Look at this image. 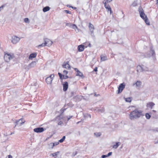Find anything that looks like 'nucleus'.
<instances>
[{
    "label": "nucleus",
    "mask_w": 158,
    "mask_h": 158,
    "mask_svg": "<svg viewBox=\"0 0 158 158\" xmlns=\"http://www.w3.org/2000/svg\"><path fill=\"white\" fill-rule=\"evenodd\" d=\"M142 115V111L135 109L131 112L129 114V117L131 119L133 120L139 118Z\"/></svg>",
    "instance_id": "obj_1"
},
{
    "label": "nucleus",
    "mask_w": 158,
    "mask_h": 158,
    "mask_svg": "<svg viewBox=\"0 0 158 158\" xmlns=\"http://www.w3.org/2000/svg\"><path fill=\"white\" fill-rule=\"evenodd\" d=\"M15 57L14 55L12 53H6L4 56V59L6 62H9L10 60Z\"/></svg>",
    "instance_id": "obj_2"
},
{
    "label": "nucleus",
    "mask_w": 158,
    "mask_h": 158,
    "mask_svg": "<svg viewBox=\"0 0 158 158\" xmlns=\"http://www.w3.org/2000/svg\"><path fill=\"white\" fill-rule=\"evenodd\" d=\"M20 39L15 35L12 36L11 39V41L12 43L14 44H17L20 40Z\"/></svg>",
    "instance_id": "obj_3"
},
{
    "label": "nucleus",
    "mask_w": 158,
    "mask_h": 158,
    "mask_svg": "<svg viewBox=\"0 0 158 158\" xmlns=\"http://www.w3.org/2000/svg\"><path fill=\"white\" fill-rule=\"evenodd\" d=\"M53 74H51L50 77H48L46 79V81L48 84H51L52 81V78L54 77Z\"/></svg>",
    "instance_id": "obj_4"
},
{
    "label": "nucleus",
    "mask_w": 158,
    "mask_h": 158,
    "mask_svg": "<svg viewBox=\"0 0 158 158\" xmlns=\"http://www.w3.org/2000/svg\"><path fill=\"white\" fill-rule=\"evenodd\" d=\"M139 11L140 14V16L143 19H145V18H147V16L145 15L143 12V10L141 8L139 9Z\"/></svg>",
    "instance_id": "obj_5"
},
{
    "label": "nucleus",
    "mask_w": 158,
    "mask_h": 158,
    "mask_svg": "<svg viewBox=\"0 0 158 158\" xmlns=\"http://www.w3.org/2000/svg\"><path fill=\"white\" fill-rule=\"evenodd\" d=\"M125 87V85H123V83L120 84L118 87V94L121 93L124 88Z\"/></svg>",
    "instance_id": "obj_6"
},
{
    "label": "nucleus",
    "mask_w": 158,
    "mask_h": 158,
    "mask_svg": "<svg viewBox=\"0 0 158 158\" xmlns=\"http://www.w3.org/2000/svg\"><path fill=\"white\" fill-rule=\"evenodd\" d=\"M44 41L46 44V45L48 46H51L52 44V41L46 38L44 39Z\"/></svg>",
    "instance_id": "obj_7"
},
{
    "label": "nucleus",
    "mask_w": 158,
    "mask_h": 158,
    "mask_svg": "<svg viewBox=\"0 0 158 158\" xmlns=\"http://www.w3.org/2000/svg\"><path fill=\"white\" fill-rule=\"evenodd\" d=\"M34 131L36 133H41L44 131V129L43 127L36 128L34 129Z\"/></svg>",
    "instance_id": "obj_8"
},
{
    "label": "nucleus",
    "mask_w": 158,
    "mask_h": 158,
    "mask_svg": "<svg viewBox=\"0 0 158 158\" xmlns=\"http://www.w3.org/2000/svg\"><path fill=\"white\" fill-rule=\"evenodd\" d=\"M36 64V62L35 61H32L30 64H29L27 66L28 69H30L33 68L35 66Z\"/></svg>",
    "instance_id": "obj_9"
},
{
    "label": "nucleus",
    "mask_w": 158,
    "mask_h": 158,
    "mask_svg": "<svg viewBox=\"0 0 158 158\" xmlns=\"http://www.w3.org/2000/svg\"><path fill=\"white\" fill-rule=\"evenodd\" d=\"M89 28L90 32L91 33V35L92 36H93L94 35L93 31L94 29V27L93 25L91 23H89Z\"/></svg>",
    "instance_id": "obj_10"
},
{
    "label": "nucleus",
    "mask_w": 158,
    "mask_h": 158,
    "mask_svg": "<svg viewBox=\"0 0 158 158\" xmlns=\"http://www.w3.org/2000/svg\"><path fill=\"white\" fill-rule=\"evenodd\" d=\"M62 66L63 68L67 69H69L70 68V66L69 64V62H67V63H64Z\"/></svg>",
    "instance_id": "obj_11"
},
{
    "label": "nucleus",
    "mask_w": 158,
    "mask_h": 158,
    "mask_svg": "<svg viewBox=\"0 0 158 158\" xmlns=\"http://www.w3.org/2000/svg\"><path fill=\"white\" fill-rule=\"evenodd\" d=\"M24 122L25 121L22 118L20 119L18 121H17L16 125H19V126H21L24 123Z\"/></svg>",
    "instance_id": "obj_12"
},
{
    "label": "nucleus",
    "mask_w": 158,
    "mask_h": 158,
    "mask_svg": "<svg viewBox=\"0 0 158 158\" xmlns=\"http://www.w3.org/2000/svg\"><path fill=\"white\" fill-rule=\"evenodd\" d=\"M68 83L67 82L65 81L63 84V90L66 91L68 89Z\"/></svg>",
    "instance_id": "obj_13"
},
{
    "label": "nucleus",
    "mask_w": 158,
    "mask_h": 158,
    "mask_svg": "<svg viewBox=\"0 0 158 158\" xmlns=\"http://www.w3.org/2000/svg\"><path fill=\"white\" fill-rule=\"evenodd\" d=\"M84 45H79L78 47V49L79 52H82L84 49Z\"/></svg>",
    "instance_id": "obj_14"
},
{
    "label": "nucleus",
    "mask_w": 158,
    "mask_h": 158,
    "mask_svg": "<svg viewBox=\"0 0 158 158\" xmlns=\"http://www.w3.org/2000/svg\"><path fill=\"white\" fill-rule=\"evenodd\" d=\"M37 54L36 53H34L30 54L29 59L30 60H32L33 58L35 57L36 56Z\"/></svg>",
    "instance_id": "obj_15"
},
{
    "label": "nucleus",
    "mask_w": 158,
    "mask_h": 158,
    "mask_svg": "<svg viewBox=\"0 0 158 158\" xmlns=\"http://www.w3.org/2000/svg\"><path fill=\"white\" fill-rule=\"evenodd\" d=\"M142 65V67L143 72L150 71L149 70V68L148 67L146 66L145 65Z\"/></svg>",
    "instance_id": "obj_16"
},
{
    "label": "nucleus",
    "mask_w": 158,
    "mask_h": 158,
    "mask_svg": "<svg viewBox=\"0 0 158 158\" xmlns=\"http://www.w3.org/2000/svg\"><path fill=\"white\" fill-rule=\"evenodd\" d=\"M71 28L73 29H74L75 31H76L77 32H79L80 31V30L78 28L77 26L74 24H72Z\"/></svg>",
    "instance_id": "obj_17"
},
{
    "label": "nucleus",
    "mask_w": 158,
    "mask_h": 158,
    "mask_svg": "<svg viewBox=\"0 0 158 158\" xmlns=\"http://www.w3.org/2000/svg\"><path fill=\"white\" fill-rule=\"evenodd\" d=\"M137 71L138 72H143V68L142 65H138L137 67Z\"/></svg>",
    "instance_id": "obj_18"
},
{
    "label": "nucleus",
    "mask_w": 158,
    "mask_h": 158,
    "mask_svg": "<svg viewBox=\"0 0 158 158\" xmlns=\"http://www.w3.org/2000/svg\"><path fill=\"white\" fill-rule=\"evenodd\" d=\"M150 53L152 54V56H153V59L154 60H155L156 59V57H155V51L153 50H151L150 51Z\"/></svg>",
    "instance_id": "obj_19"
},
{
    "label": "nucleus",
    "mask_w": 158,
    "mask_h": 158,
    "mask_svg": "<svg viewBox=\"0 0 158 158\" xmlns=\"http://www.w3.org/2000/svg\"><path fill=\"white\" fill-rule=\"evenodd\" d=\"M141 82L140 81H137L135 84H133V85H135L136 87H140L141 85Z\"/></svg>",
    "instance_id": "obj_20"
},
{
    "label": "nucleus",
    "mask_w": 158,
    "mask_h": 158,
    "mask_svg": "<svg viewBox=\"0 0 158 158\" xmlns=\"http://www.w3.org/2000/svg\"><path fill=\"white\" fill-rule=\"evenodd\" d=\"M95 110H96L99 112H103L104 111V108H102L101 109H100L98 108H96L95 109Z\"/></svg>",
    "instance_id": "obj_21"
},
{
    "label": "nucleus",
    "mask_w": 158,
    "mask_h": 158,
    "mask_svg": "<svg viewBox=\"0 0 158 158\" xmlns=\"http://www.w3.org/2000/svg\"><path fill=\"white\" fill-rule=\"evenodd\" d=\"M155 104L152 102H149L147 104L148 106L151 109H152L153 107L155 105Z\"/></svg>",
    "instance_id": "obj_22"
},
{
    "label": "nucleus",
    "mask_w": 158,
    "mask_h": 158,
    "mask_svg": "<svg viewBox=\"0 0 158 158\" xmlns=\"http://www.w3.org/2000/svg\"><path fill=\"white\" fill-rule=\"evenodd\" d=\"M121 144V143L119 142H117L116 143V144L114 145L113 146V148L115 149H116Z\"/></svg>",
    "instance_id": "obj_23"
},
{
    "label": "nucleus",
    "mask_w": 158,
    "mask_h": 158,
    "mask_svg": "<svg viewBox=\"0 0 158 158\" xmlns=\"http://www.w3.org/2000/svg\"><path fill=\"white\" fill-rule=\"evenodd\" d=\"M107 59V58L106 56H101V60L102 61L106 60Z\"/></svg>",
    "instance_id": "obj_24"
},
{
    "label": "nucleus",
    "mask_w": 158,
    "mask_h": 158,
    "mask_svg": "<svg viewBox=\"0 0 158 158\" xmlns=\"http://www.w3.org/2000/svg\"><path fill=\"white\" fill-rule=\"evenodd\" d=\"M48 148L49 149H52L53 147L54 146V144H53V143H49L48 144Z\"/></svg>",
    "instance_id": "obj_25"
},
{
    "label": "nucleus",
    "mask_w": 158,
    "mask_h": 158,
    "mask_svg": "<svg viewBox=\"0 0 158 158\" xmlns=\"http://www.w3.org/2000/svg\"><path fill=\"white\" fill-rule=\"evenodd\" d=\"M80 96H77L74 97V99L76 101V102H78L80 100Z\"/></svg>",
    "instance_id": "obj_26"
},
{
    "label": "nucleus",
    "mask_w": 158,
    "mask_h": 158,
    "mask_svg": "<svg viewBox=\"0 0 158 158\" xmlns=\"http://www.w3.org/2000/svg\"><path fill=\"white\" fill-rule=\"evenodd\" d=\"M50 7L48 6H46L43 8V10L44 12H46L50 10Z\"/></svg>",
    "instance_id": "obj_27"
},
{
    "label": "nucleus",
    "mask_w": 158,
    "mask_h": 158,
    "mask_svg": "<svg viewBox=\"0 0 158 158\" xmlns=\"http://www.w3.org/2000/svg\"><path fill=\"white\" fill-rule=\"evenodd\" d=\"M124 99L126 102H130L131 101V98H124Z\"/></svg>",
    "instance_id": "obj_28"
},
{
    "label": "nucleus",
    "mask_w": 158,
    "mask_h": 158,
    "mask_svg": "<svg viewBox=\"0 0 158 158\" xmlns=\"http://www.w3.org/2000/svg\"><path fill=\"white\" fill-rule=\"evenodd\" d=\"M76 75V76H79L81 77H82L83 76V73L80 71H78L77 72V73Z\"/></svg>",
    "instance_id": "obj_29"
},
{
    "label": "nucleus",
    "mask_w": 158,
    "mask_h": 158,
    "mask_svg": "<svg viewBox=\"0 0 158 158\" xmlns=\"http://www.w3.org/2000/svg\"><path fill=\"white\" fill-rule=\"evenodd\" d=\"M143 19L144 20L145 23L147 24L148 25H150V22L147 17V18H145V19Z\"/></svg>",
    "instance_id": "obj_30"
},
{
    "label": "nucleus",
    "mask_w": 158,
    "mask_h": 158,
    "mask_svg": "<svg viewBox=\"0 0 158 158\" xmlns=\"http://www.w3.org/2000/svg\"><path fill=\"white\" fill-rule=\"evenodd\" d=\"M59 152H57L55 153L51 154L50 155V156H56V155H57L59 154Z\"/></svg>",
    "instance_id": "obj_31"
},
{
    "label": "nucleus",
    "mask_w": 158,
    "mask_h": 158,
    "mask_svg": "<svg viewBox=\"0 0 158 158\" xmlns=\"http://www.w3.org/2000/svg\"><path fill=\"white\" fill-rule=\"evenodd\" d=\"M45 46H46V44H45V43H43L40 45H38L37 46H36V47L40 48L41 47H44Z\"/></svg>",
    "instance_id": "obj_32"
},
{
    "label": "nucleus",
    "mask_w": 158,
    "mask_h": 158,
    "mask_svg": "<svg viewBox=\"0 0 158 158\" xmlns=\"http://www.w3.org/2000/svg\"><path fill=\"white\" fill-rule=\"evenodd\" d=\"M65 139V136H63L62 138L59 141V142H60V143L63 142L64 141Z\"/></svg>",
    "instance_id": "obj_33"
},
{
    "label": "nucleus",
    "mask_w": 158,
    "mask_h": 158,
    "mask_svg": "<svg viewBox=\"0 0 158 158\" xmlns=\"http://www.w3.org/2000/svg\"><path fill=\"white\" fill-rule=\"evenodd\" d=\"M145 116L147 119H149L150 118V115L148 114V113H146L145 114Z\"/></svg>",
    "instance_id": "obj_34"
},
{
    "label": "nucleus",
    "mask_w": 158,
    "mask_h": 158,
    "mask_svg": "<svg viewBox=\"0 0 158 158\" xmlns=\"http://www.w3.org/2000/svg\"><path fill=\"white\" fill-rule=\"evenodd\" d=\"M24 21L27 23H29V20L28 18H25L24 19Z\"/></svg>",
    "instance_id": "obj_35"
},
{
    "label": "nucleus",
    "mask_w": 158,
    "mask_h": 158,
    "mask_svg": "<svg viewBox=\"0 0 158 158\" xmlns=\"http://www.w3.org/2000/svg\"><path fill=\"white\" fill-rule=\"evenodd\" d=\"M95 135H96L97 137H98L100 136L101 134L100 133H94Z\"/></svg>",
    "instance_id": "obj_36"
},
{
    "label": "nucleus",
    "mask_w": 158,
    "mask_h": 158,
    "mask_svg": "<svg viewBox=\"0 0 158 158\" xmlns=\"http://www.w3.org/2000/svg\"><path fill=\"white\" fill-rule=\"evenodd\" d=\"M105 7L106 9L108 10V11H109V10H110V9H111L110 6L109 5Z\"/></svg>",
    "instance_id": "obj_37"
},
{
    "label": "nucleus",
    "mask_w": 158,
    "mask_h": 158,
    "mask_svg": "<svg viewBox=\"0 0 158 158\" xmlns=\"http://www.w3.org/2000/svg\"><path fill=\"white\" fill-rule=\"evenodd\" d=\"M66 26H68L70 27H71L72 24L71 23H66Z\"/></svg>",
    "instance_id": "obj_38"
},
{
    "label": "nucleus",
    "mask_w": 158,
    "mask_h": 158,
    "mask_svg": "<svg viewBox=\"0 0 158 158\" xmlns=\"http://www.w3.org/2000/svg\"><path fill=\"white\" fill-rule=\"evenodd\" d=\"M68 73V71H66V70H64L63 71V74L64 75H66L67 74V73Z\"/></svg>",
    "instance_id": "obj_39"
},
{
    "label": "nucleus",
    "mask_w": 158,
    "mask_h": 158,
    "mask_svg": "<svg viewBox=\"0 0 158 158\" xmlns=\"http://www.w3.org/2000/svg\"><path fill=\"white\" fill-rule=\"evenodd\" d=\"M58 75L60 76V79L63 78V77L62 76V75L60 73H58Z\"/></svg>",
    "instance_id": "obj_40"
},
{
    "label": "nucleus",
    "mask_w": 158,
    "mask_h": 158,
    "mask_svg": "<svg viewBox=\"0 0 158 158\" xmlns=\"http://www.w3.org/2000/svg\"><path fill=\"white\" fill-rule=\"evenodd\" d=\"M64 11L67 13V14H71V12L70 11H69V10H64Z\"/></svg>",
    "instance_id": "obj_41"
},
{
    "label": "nucleus",
    "mask_w": 158,
    "mask_h": 158,
    "mask_svg": "<svg viewBox=\"0 0 158 158\" xmlns=\"http://www.w3.org/2000/svg\"><path fill=\"white\" fill-rule=\"evenodd\" d=\"M102 158H105L106 157H107V155H102Z\"/></svg>",
    "instance_id": "obj_42"
},
{
    "label": "nucleus",
    "mask_w": 158,
    "mask_h": 158,
    "mask_svg": "<svg viewBox=\"0 0 158 158\" xmlns=\"http://www.w3.org/2000/svg\"><path fill=\"white\" fill-rule=\"evenodd\" d=\"M53 144H54V146L57 145H58L59 144V142H56L54 143H53Z\"/></svg>",
    "instance_id": "obj_43"
},
{
    "label": "nucleus",
    "mask_w": 158,
    "mask_h": 158,
    "mask_svg": "<svg viewBox=\"0 0 158 158\" xmlns=\"http://www.w3.org/2000/svg\"><path fill=\"white\" fill-rule=\"evenodd\" d=\"M63 78L67 79L68 78V76L67 75L64 76V75H63Z\"/></svg>",
    "instance_id": "obj_44"
},
{
    "label": "nucleus",
    "mask_w": 158,
    "mask_h": 158,
    "mask_svg": "<svg viewBox=\"0 0 158 158\" xmlns=\"http://www.w3.org/2000/svg\"><path fill=\"white\" fill-rule=\"evenodd\" d=\"M112 154V152H109V153L107 155V157H108V156H110V155H111V154Z\"/></svg>",
    "instance_id": "obj_45"
},
{
    "label": "nucleus",
    "mask_w": 158,
    "mask_h": 158,
    "mask_svg": "<svg viewBox=\"0 0 158 158\" xmlns=\"http://www.w3.org/2000/svg\"><path fill=\"white\" fill-rule=\"evenodd\" d=\"M106 3H107L106 1L105 2H104V1L103 2V3H104V6H105V7H106V6H107L106 5Z\"/></svg>",
    "instance_id": "obj_46"
},
{
    "label": "nucleus",
    "mask_w": 158,
    "mask_h": 158,
    "mask_svg": "<svg viewBox=\"0 0 158 158\" xmlns=\"http://www.w3.org/2000/svg\"><path fill=\"white\" fill-rule=\"evenodd\" d=\"M63 123L61 121H60L58 123L59 125H61Z\"/></svg>",
    "instance_id": "obj_47"
},
{
    "label": "nucleus",
    "mask_w": 158,
    "mask_h": 158,
    "mask_svg": "<svg viewBox=\"0 0 158 158\" xmlns=\"http://www.w3.org/2000/svg\"><path fill=\"white\" fill-rule=\"evenodd\" d=\"M113 0H106V2L107 3H109L111 1H112Z\"/></svg>",
    "instance_id": "obj_48"
},
{
    "label": "nucleus",
    "mask_w": 158,
    "mask_h": 158,
    "mask_svg": "<svg viewBox=\"0 0 158 158\" xmlns=\"http://www.w3.org/2000/svg\"><path fill=\"white\" fill-rule=\"evenodd\" d=\"M8 158H12V156L11 155H9L8 156Z\"/></svg>",
    "instance_id": "obj_49"
},
{
    "label": "nucleus",
    "mask_w": 158,
    "mask_h": 158,
    "mask_svg": "<svg viewBox=\"0 0 158 158\" xmlns=\"http://www.w3.org/2000/svg\"><path fill=\"white\" fill-rule=\"evenodd\" d=\"M97 70H97V67H95V69H94V71H95V72L97 71Z\"/></svg>",
    "instance_id": "obj_50"
},
{
    "label": "nucleus",
    "mask_w": 158,
    "mask_h": 158,
    "mask_svg": "<svg viewBox=\"0 0 158 158\" xmlns=\"http://www.w3.org/2000/svg\"><path fill=\"white\" fill-rule=\"evenodd\" d=\"M74 70H75V71L76 72H78V71H79L78 70V69L76 68H75L74 69Z\"/></svg>",
    "instance_id": "obj_51"
},
{
    "label": "nucleus",
    "mask_w": 158,
    "mask_h": 158,
    "mask_svg": "<svg viewBox=\"0 0 158 158\" xmlns=\"http://www.w3.org/2000/svg\"><path fill=\"white\" fill-rule=\"evenodd\" d=\"M3 6H2L0 7V11L3 9Z\"/></svg>",
    "instance_id": "obj_52"
},
{
    "label": "nucleus",
    "mask_w": 158,
    "mask_h": 158,
    "mask_svg": "<svg viewBox=\"0 0 158 158\" xmlns=\"http://www.w3.org/2000/svg\"><path fill=\"white\" fill-rule=\"evenodd\" d=\"M72 117V116H69V118H68V121Z\"/></svg>",
    "instance_id": "obj_53"
},
{
    "label": "nucleus",
    "mask_w": 158,
    "mask_h": 158,
    "mask_svg": "<svg viewBox=\"0 0 158 158\" xmlns=\"http://www.w3.org/2000/svg\"><path fill=\"white\" fill-rule=\"evenodd\" d=\"M110 11V14H111L113 13V12L112 11L111 9H110V10H109Z\"/></svg>",
    "instance_id": "obj_54"
},
{
    "label": "nucleus",
    "mask_w": 158,
    "mask_h": 158,
    "mask_svg": "<svg viewBox=\"0 0 158 158\" xmlns=\"http://www.w3.org/2000/svg\"><path fill=\"white\" fill-rule=\"evenodd\" d=\"M71 96H72L73 95L74 93L73 92H72L71 93Z\"/></svg>",
    "instance_id": "obj_55"
},
{
    "label": "nucleus",
    "mask_w": 158,
    "mask_h": 158,
    "mask_svg": "<svg viewBox=\"0 0 158 158\" xmlns=\"http://www.w3.org/2000/svg\"><path fill=\"white\" fill-rule=\"evenodd\" d=\"M67 6L69 7V8H71V6L70 5H67Z\"/></svg>",
    "instance_id": "obj_56"
},
{
    "label": "nucleus",
    "mask_w": 158,
    "mask_h": 158,
    "mask_svg": "<svg viewBox=\"0 0 158 158\" xmlns=\"http://www.w3.org/2000/svg\"><path fill=\"white\" fill-rule=\"evenodd\" d=\"M152 111L153 112H155H155H156V110H152Z\"/></svg>",
    "instance_id": "obj_57"
},
{
    "label": "nucleus",
    "mask_w": 158,
    "mask_h": 158,
    "mask_svg": "<svg viewBox=\"0 0 158 158\" xmlns=\"http://www.w3.org/2000/svg\"><path fill=\"white\" fill-rule=\"evenodd\" d=\"M89 47H91V44H89Z\"/></svg>",
    "instance_id": "obj_58"
},
{
    "label": "nucleus",
    "mask_w": 158,
    "mask_h": 158,
    "mask_svg": "<svg viewBox=\"0 0 158 158\" xmlns=\"http://www.w3.org/2000/svg\"><path fill=\"white\" fill-rule=\"evenodd\" d=\"M36 85H37V84L36 83H35L34 84V85L35 86H36Z\"/></svg>",
    "instance_id": "obj_59"
},
{
    "label": "nucleus",
    "mask_w": 158,
    "mask_h": 158,
    "mask_svg": "<svg viewBox=\"0 0 158 158\" xmlns=\"http://www.w3.org/2000/svg\"><path fill=\"white\" fill-rule=\"evenodd\" d=\"M158 4V0H157V2L156 3V4Z\"/></svg>",
    "instance_id": "obj_60"
},
{
    "label": "nucleus",
    "mask_w": 158,
    "mask_h": 158,
    "mask_svg": "<svg viewBox=\"0 0 158 158\" xmlns=\"http://www.w3.org/2000/svg\"><path fill=\"white\" fill-rule=\"evenodd\" d=\"M73 9H76V7H73Z\"/></svg>",
    "instance_id": "obj_61"
},
{
    "label": "nucleus",
    "mask_w": 158,
    "mask_h": 158,
    "mask_svg": "<svg viewBox=\"0 0 158 158\" xmlns=\"http://www.w3.org/2000/svg\"><path fill=\"white\" fill-rule=\"evenodd\" d=\"M156 143H158V141L157 142H156Z\"/></svg>",
    "instance_id": "obj_62"
},
{
    "label": "nucleus",
    "mask_w": 158,
    "mask_h": 158,
    "mask_svg": "<svg viewBox=\"0 0 158 158\" xmlns=\"http://www.w3.org/2000/svg\"><path fill=\"white\" fill-rule=\"evenodd\" d=\"M71 8H73V7L72 6H71Z\"/></svg>",
    "instance_id": "obj_63"
},
{
    "label": "nucleus",
    "mask_w": 158,
    "mask_h": 158,
    "mask_svg": "<svg viewBox=\"0 0 158 158\" xmlns=\"http://www.w3.org/2000/svg\"><path fill=\"white\" fill-rule=\"evenodd\" d=\"M60 117H57V118H59Z\"/></svg>",
    "instance_id": "obj_64"
}]
</instances>
